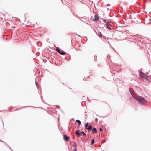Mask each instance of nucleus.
Masks as SVG:
<instances>
[{"label":"nucleus","mask_w":151,"mask_h":151,"mask_svg":"<svg viewBox=\"0 0 151 151\" xmlns=\"http://www.w3.org/2000/svg\"><path fill=\"white\" fill-rule=\"evenodd\" d=\"M106 20H105V19H103V22H104V23L106 22Z\"/></svg>","instance_id":"a211bd4d"},{"label":"nucleus","mask_w":151,"mask_h":151,"mask_svg":"<svg viewBox=\"0 0 151 151\" xmlns=\"http://www.w3.org/2000/svg\"><path fill=\"white\" fill-rule=\"evenodd\" d=\"M140 77L146 80H147L148 78L149 77V76L146 75L142 72H140Z\"/></svg>","instance_id":"7ed1b4c3"},{"label":"nucleus","mask_w":151,"mask_h":151,"mask_svg":"<svg viewBox=\"0 0 151 151\" xmlns=\"http://www.w3.org/2000/svg\"><path fill=\"white\" fill-rule=\"evenodd\" d=\"M77 144H75L74 145V147H75H75H76V146H77Z\"/></svg>","instance_id":"f3484780"},{"label":"nucleus","mask_w":151,"mask_h":151,"mask_svg":"<svg viewBox=\"0 0 151 151\" xmlns=\"http://www.w3.org/2000/svg\"><path fill=\"white\" fill-rule=\"evenodd\" d=\"M92 133H96L97 132V130L96 128H93L92 130Z\"/></svg>","instance_id":"1a4fd4ad"},{"label":"nucleus","mask_w":151,"mask_h":151,"mask_svg":"<svg viewBox=\"0 0 151 151\" xmlns=\"http://www.w3.org/2000/svg\"><path fill=\"white\" fill-rule=\"evenodd\" d=\"M99 35L101 37H102V35L100 32H99Z\"/></svg>","instance_id":"4468645a"},{"label":"nucleus","mask_w":151,"mask_h":151,"mask_svg":"<svg viewBox=\"0 0 151 151\" xmlns=\"http://www.w3.org/2000/svg\"><path fill=\"white\" fill-rule=\"evenodd\" d=\"M75 133L76 135L78 137H80L82 134H83V135L84 136H86V134H85L84 132H81L79 130H77L76 131Z\"/></svg>","instance_id":"f03ea898"},{"label":"nucleus","mask_w":151,"mask_h":151,"mask_svg":"<svg viewBox=\"0 0 151 151\" xmlns=\"http://www.w3.org/2000/svg\"><path fill=\"white\" fill-rule=\"evenodd\" d=\"M99 130H100V131H102V129L101 128H100V129H99Z\"/></svg>","instance_id":"6ab92c4d"},{"label":"nucleus","mask_w":151,"mask_h":151,"mask_svg":"<svg viewBox=\"0 0 151 151\" xmlns=\"http://www.w3.org/2000/svg\"><path fill=\"white\" fill-rule=\"evenodd\" d=\"M56 50L59 53H61V51H60V49L58 48L57 47L56 48Z\"/></svg>","instance_id":"9d476101"},{"label":"nucleus","mask_w":151,"mask_h":151,"mask_svg":"<svg viewBox=\"0 0 151 151\" xmlns=\"http://www.w3.org/2000/svg\"><path fill=\"white\" fill-rule=\"evenodd\" d=\"M76 122H77L78 123L79 125H81V122L80 120H77L76 121Z\"/></svg>","instance_id":"9b49d317"},{"label":"nucleus","mask_w":151,"mask_h":151,"mask_svg":"<svg viewBox=\"0 0 151 151\" xmlns=\"http://www.w3.org/2000/svg\"><path fill=\"white\" fill-rule=\"evenodd\" d=\"M35 83H36V85L37 86V84H38V83L37 82H36Z\"/></svg>","instance_id":"aec40b11"},{"label":"nucleus","mask_w":151,"mask_h":151,"mask_svg":"<svg viewBox=\"0 0 151 151\" xmlns=\"http://www.w3.org/2000/svg\"><path fill=\"white\" fill-rule=\"evenodd\" d=\"M94 140L93 139L91 141V143L92 145H93L94 144Z\"/></svg>","instance_id":"2eb2a0df"},{"label":"nucleus","mask_w":151,"mask_h":151,"mask_svg":"<svg viewBox=\"0 0 151 151\" xmlns=\"http://www.w3.org/2000/svg\"><path fill=\"white\" fill-rule=\"evenodd\" d=\"M88 123H86L85 124V128L86 129H87V128H88Z\"/></svg>","instance_id":"f8f14e48"},{"label":"nucleus","mask_w":151,"mask_h":151,"mask_svg":"<svg viewBox=\"0 0 151 151\" xmlns=\"http://www.w3.org/2000/svg\"><path fill=\"white\" fill-rule=\"evenodd\" d=\"M99 17L97 15H95L94 16V18L93 19V21H97L99 20Z\"/></svg>","instance_id":"39448f33"},{"label":"nucleus","mask_w":151,"mask_h":151,"mask_svg":"<svg viewBox=\"0 0 151 151\" xmlns=\"http://www.w3.org/2000/svg\"><path fill=\"white\" fill-rule=\"evenodd\" d=\"M107 27L109 29H111V26L109 24V22H108L107 23Z\"/></svg>","instance_id":"0eeeda50"},{"label":"nucleus","mask_w":151,"mask_h":151,"mask_svg":"<svg viewBox=\"0 0 151 151\" xmlns=\"http://www.w3.org/2000/svg\"><path fill=\"white\" fill-rule=\"evenodd\" d=\"M60 54L62 55H64L65 54V52H61V53H60Z\"/></svg>","instance_id":"ddd939ff"},{"label":"nucleus","mask_w":151,"mask_h":151,"mask_svg":"<svg viewBox=\"0 0 151 151\" xmlns=\"http://www.w3.org/2000/svg\"><path fill=\"white\" fill-rule=\"evenodd\" d=\"M139 102L140 104H142L146 101V100L145 99L141 96H139L138 99L137 100Z\"/></svg>","instance_id":"f257e3e1"},{"label":"nucleus","mask_w":151,"mask_h":151,"mask_svg":"<svg viewBox=\"0 0 151 151\" xmlns=\"http://www.w3.org/2000/svg\"><path fill=\"white\" fill-rule=\"evenodd\" d=\"M64 139L66 141H68L70 139V137L67 136L66 135H64Z\"/></svg>","instance_id":"423d86ee"},{"label":"nucleus","mask_w":151,"mask_h":151,"mask_svg":"<svg viewBox=\"0 0 151 151\" xmlns=\"http://www.w3.org/2000/svg\"><path fill=\"white\" fill-rule=\"evenodd\" d=\"M73 151H77V147H75L74 150H73Z\"/></svg>","instance_id":"dca6fc26"},{"label":"nucleus","mask_w":151,"mask_h":151,"mask_svg":"<svg viewBox=\"0 0 151 151\" xmlns=\"http://www.w3.org/2000/svg\"><path fill=\"white\" fill-rule=\"evenodd\" d=\"M92 128V126L91 125H90L89 126L88 128H87V129L89 131H91Z\"/></svg>","instance_id":"6e6552de"},{"label":"nucleus","mask_w":151,"mask_h":151,"mask_svg":"<svg viewBox=\"0 0 151 151\" xmlns=\"http://www.w3.org/2000/svg\"><path fill=\"white\" fill-rule=\"evenodd\" d=\"M130 91L131 95L133 96V97L136 100H137L138 99V98L139 96H138L137 95H136L135 93H132L131 91Z\"/></svg>","instance_id":"20e7f679"}]
</instances>
